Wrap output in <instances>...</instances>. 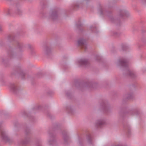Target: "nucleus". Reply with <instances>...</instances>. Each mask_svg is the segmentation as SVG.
Wrapping results in <instances>:
<instances>
[{
    "label": "nucleus",
    "mask_w": 146,
    "mask_h": 146,
    "mask_svg": "<svg viewBox=\"0 0 146 146\" xmlns=\"http://www.w3.org/2000/svg\"><path fill=\"white\" fill-rule=\"evenodd\" d=\"M17 13L18 14H20V13L21 12V11L20 10H18L17 11Z\"/></svg>",
    "instance_id": "obj_5"
},
{
    "label": "nucleus",
    "mask_w": 146,
    "mask_h": 146,
    "mask_svg": "<svg viewBox=\"0 0 146 146\" xmlns=\"http://www.w3.org/2000/svg\"><path fill=\"white\" fill-rule=\"evenodd\" d=\"M1 136L2 137H3V139H5V137H6L5 136V133L4 132H1Z\"/></svg>",
    "instance_id": "obj_4"
},
{
    "label": "nucleus",
    "mask_w": 146,
    "mask_h": 146,
    "mask_svg": "<svg viewBox=\"0 0 146 146\" xmlns=\"http://www.w3.org/2000/svg\"><path fill=\"white\" fill-rule=\"evenodd\" d=\"M78 43L79 46H81L82 47L85 46V45L84 40L82 39L79 40L78 42Z\"/></svg>",
    "instance_id": "obj_1"
},
{
    "label": "nucleus",
    "mask_w": 146,
    "mask_h": 146,
    "mask_svg": "<svg viewBox=\"0 0 146 146\" xmlns=\"http://www.w3.org/2000/svg\"><path fill=\"white\" fill-rule=\"evenodd\" d=\"M119 63L120 64L121 66H124L126 64V62L125 60H123L122 61H119Z\"/></svg>",
    "instance_id": "obj_3"
},
{
    "label": "nucleus",
    "mask_w": 146,
    "mask_h": 146,
    "mask_svg": "<svg viewBox=\"0 0 146 146\" xmlns=\"http://www.w3.org/2000/svg\"><path fill=\"white\" fill-rule=\"evenodd\" d=\"M14 88H15L14 87H13V88L12 89V90H13Z\"/></svg>",
    "instance_id": "obj_6"
},
{
    "label": "nucleus",
    "mask_w": 146,
    "mask_h": 146,
    "mask_svg": "<svg viewBox=\"0 0 146 146\" xmlns=\"http://www.w3.org/2000/svg\"><path fill=\"white\" fill-rule=\"evenodd\" d=\"M78 63L80 65L86 64L87 63V61L85 60H80L78 61Z\"/></svg>",
    "instance_id": "obj_2"
}]
</instances>
